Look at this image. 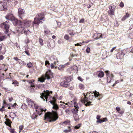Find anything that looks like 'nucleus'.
Returning <instances> with one entry per match:
<instances>
[{
  "label": "nucleus",
  "instance_id": "f257e3e1",
  "mask_svg": "<svg viewBox=\"0 0 133 133\" xmlns=\"http://www.w3.org/2000/svg\"><path fill=\"white\" fill-rule=\"evenodd\" d=\"M58 118V114L56 111H52V113L48 112L45 113L44 120L45 122L47 121L54 122L56 121Z\"/></svg>",
  "mask_w": 133,
  "mask_h": 133
},
{
  "label": "nucleus",
  "instance_id": "f03ea898",
  "mask_svg": "<svg viewBox=\"0 0 133 133\" xmlns=\"http://www.w3.org/2000/svg\"><path fill=\"white\" fill-rule=\"evenodd\" d=\"M93 93H94V95L91 96L90 95L89 96V98L86 97L88 95V94H89L88 92V93L86 95H85V94H83L84 97L81 99V102L83 103H84L85 104V105L86 106H89L91 105H92V104H91V102L90 100H91L92 99V98L94 97H98L99 95V94L98 92H97L96 90L94 91Z\"/></svg>",
  "mask_w": 133,
  "mask_h": 133
},
{
  "label": "nucleus",
  "instance_id": "7ed1b4c3",
  "mask_svg": "<svg viewBox=\"0 0 133 133\" xmlns=\"http://www.w3.org/2000/svg\"><path fill=\"white\" fill-rule=\"evenodd\" d=\"M44 16L43 14L41 13H39L37 15L36 17L34 18V21L33 22V27L34 24H37L38 25L39 23L43 21L44 20Z\"/></svg>",
  "mask_w": 133,
  "mask_h": 133
},
{
  "label": "nucleus",
  "instance_id": "20e7f679",
  "mask_svg": "<svg viewBox=\"0 0 133 133\" xmlns=\"http://www.w3.org/2000/svg\"><path fill=\"white\" fill-rule=\"evenodd\" d=\"M26 102L28 105L31 108H35L37 110L38 108H40L37 105L34 103V102L30 99L27 98L26 99Z\"/></svg>",
  "mask_w": 133,
  "mask_h": 133
},
{
  "label": "nucleus",
  "instance_id": "39448f33",
  "mask_svg": "<svg viewBox=\"0 0 133 133\" xmlns=\"http://www.w3.org/2000/svg\"><path fill=\"white\" fill-rule=\"evenodd\" d=\"M46 110V109L44 110L43 109L40 108H38V109L36 110V112H35L31 116L32 119H35L38 116V115H41L42 112L44 111V112H45Z\"/></svg>",
  "mask_w": 133,
  "mask_h": 133
},
{
  "label": "nucleus",
  "instance_id": "423d86ee",
  "mask_svg": "<svg viewBox=\"0 0 133 133\" xmlns=\"http://www.w3.org/2000/svg\"><path fill=\"white\" fill-rule=\"evenodd\" d=\"M10 21L12 22L14 25H17L19 23L20 27L22 29H24V27H22V26L23 24V23L19 21H18L14 17H12L11 18Z\"/></svg>",
  "mask_w": 133,
  "mask_h": 133
},
{
  "label": "nucleus",
  "instance_id": "0eeeda50",
  "mask_svg": "<svg viewBox=\"0 0 133 133\" xmlns=\"http://www.w3.org/2000/svg\"><path fill=\"white\" fill-rule=\"evenodd\" d=\"M46 90L45 91V90L44 91V93L43 92L41 94V97L44 100H45V99H46V102L47 99L48 98V96L49 95L50 92L49 91Z\"/></svg>",
  "mask_w": 133,
  "mask_h": 133
},
{
  "label": "nucleus",
  "instance_id": "6e6552de",
  "mask_svg": "<svg viewBox=\"0 0 133 133\" xmlns=\"http://www.w3.org/2000/svg\"><path fill=\"white\" fill-rule=\"evenodd\" d=\"M46 79L48 80L50 79V77L47 74L43 75L40 78H38V81L41 82H43Z\"/></svg>",
  "mask_w": 133,
  "mask_h": 133
},
{
  "label": "nucleus",
  "instance_id": "1a4fd4ad",
  "mask_svg": "<svg viewBox=\"0 0 133 133\" xmlns=\"http://www.w3.org/2000/svg\"><path fill=\"white\" fill-rule=\"evenodd\" d=\"M18 16L21 19H23V18L25 15V14L24 12V10L21 8H19L18 11Z\"/></svg>",
  "mask_w": 133,
  "mask_h": 133
},
{
  "label": "nucleus",
  "instance_id": "9d476101",
  "mask_svg": "<svg viewBox=\"0 0 133 133\" xmlns=\"http://www.w3.org/2000/svg\"><path fill=\"white\" fill-rule=\"evenodd\" d=\"M1 26H4V29H5V31H4L5 34H7V35L8 36H9V34H8V32L9 31V28L10 25L9 24H4L2 23L1 24Z\"/></svg>",
  "mask_w": 133,
  "mask_h": 133
},
{
  "label": "nucleus",
  "instance_id": "9b49d317",
  "mask_svg": "<svg viewBox=\"0 0 133 133\" xmlns=\"http://www.w3.org/2000/svg\"><path fill=\"white\" fill-rule=\"evenodd\" d=\"M24 24V26L30 27V26H33V22L31 21H25Z\"/></svg>",
  "mask_w": 133,
  "mask_h": 133
},
{
  "label": "nucleus",
  "instance_id": "f8f14e48",
  "mask_svg": "<svg viewBox=\"0 0 133 133\" xmlns=\"http://www.w3.org/2000/svg\"><path fill=\"white\" fill-rule=\"evenodd\" d=\"M6 3L4 2H0V10H3L4 9L6 8Z\"/></svg>",
  "mask_w": 133,
  "mask_h": 133
},
{
  "label": "nucleus",
  "instance_id": "ddd939ff",
  "mask_svg": "<svg viewBox=\"0 0 133 133\" xmlns=\"http://www.w3.org/2000/svg\"><path fill=\"white\" fill-rule=\"evenodd\" d=\"M72 80V78L71 77L65 78L64 79V83H68ZM61 83H63L62 81Z\"/></svg>",
  "mask_w": 133,
  "mask_h": 133
},
{
  "label": "nucleus",
  "instance_id": "4468645a",
  "mask_svg": "<svg viewBox=\"0 0 133 133\" xmlns=\"http://www.w3.org/2000/svg\"><path fill=\"white\" fill-rule=\"evenodd\" d=\"M113 75L112 74H111L109 76L107 77V81L108 83L112 82L113 80L112 79L113 77Z\"/></svg>",
  "mask_w": 133,
  "mask_h": 133
},
{
  "label": "nucleus",
  "instance_id": "2eb2a0df",
  "mask_svg": "<svg viewBox=\"0 0 133 133\" xmlns=\"http://www.w3.org/2000/svg\"><path fill=\"white\" fill-rule=\"evenodd\" d=\"M94 37H95V39L97 40L102 37V35L100 33H96L94 35Z\"/></svg>",
  "mask_w": 133,
  "mask_h": 133
},
{
  "label": "nucleus",
  "instance_id": "dca6fc26",
  "mask_svg": "<svg viewBox=\"0 0 133 133\" xmlns=\"http://www.w3.org/2000/svg\"><path fill=\"white\" fill-rule=\"evenodd\" d=\"M50 103L53 105V107H52L53 109L56 110L58 109V107L57 104H56L55 103L53 102L52 101H51Z\"/></svg>",
  "mask_w": 133,
  "mask_h": 133
},
{
  "label": "nucleus",
  "instance_id": "f3484780",
  "mask_svg": "<svg viewBox=\"0 0 133 133\" xmlns=\"http://www.w3.org/2000/svg\"><path fill=\"white\" fill-rule=\"evenodd\" d=\"M68 64L67 63L63 65H60L58 67V68L59 70L62 71L63 70L64 68Z\"/></svg>",
  "mask_w": 133,
  "mask_h": 133
},
{
  "label": "nucleus",
  "instance_id": "a211bd4d",
  "mask_svg": "<svg viewBox=\"0 0 133 133\" xmlns=\"http://www.w3.org/2000/svg\"><path fill=\"white\" fill-rule=\"evenodd\" d=\"M125 54L122 52L121 53H119L117 54V58L120 59L122 58L124 55Z\"/></svg>",
  "mask_w": 133,
  "mask_h": 133
},
{
  "label": "nucleus",
  "instance_id": "6ab92c4d",
  "mask_svg": "<svg viewBox=\"0 0 133 133\" xmlns=\"http://www.w3.org/2000/svg\"><path fill=\"white\" fill-rule=\"evenodd\" d=\"M54 41L53 42H50L47 45L49 48L51 49L54 46Z\"/></svg>",
  "mask_w": 133,
  "mask_h": 133
},
{
  "label": "nucleus",
  "instance_id": "aec40b11",
  "mask_svg": "<svg viewBox=\"0 0 133 133\" xmlns=\"http://www.w3.org/2000/svg\"><path fill=\"white\" fill-rule=\"evenodd\" d=\"M110 11L109 12V13L110 15H114V9L112 8V6H111L109 8Z\"/></svg>",
  "mask_w": 133,
  "mask_h": 133
},
{
  "label": "nucleus",
  "instance_id": "412c9836",
  "mask_svg": "<svg viewBox=\"0 0 133 133\" xmlns=\"http://www.w3.org/2000/svg\"><path fill=\"white\" fill-rule=\"evenodd\" d=\"M30 89L31 90V91L33 92L34 91V88H35V86L34 84H30Z\"/></svg>",
  "mask_w": 133,
  "mask_h": 133
},
{
  "label": "nucleus",
  "instance_id": "4be33fe9",
  "mask_svg": "<svg viewBox=\"0 0 133 133\" xmlns=\"http://www.w3.org/2000/svg\"><path fill=\"white\" fill-rule=\"evenodd\" d=\"M104 72L103 71H101L99 72L98 74V77L99 78H101L104 76Z\"/></svg>",
  "mask_w": 133,
  "mask_h": 133
},
{
  "label": "nucleus",
  "instance_id": "5701e85b",
  "mask_svg": "<svg viewBox=\"0 0 133 133\" xmlns=\"http://www.w3.org/2000/svg\"><path fill=\"white\" fill-rule=\"evenodd\" d=\"M78 110L76 108H73L71 110V111L74 114H77L78 113Z\"/></svg>",
  "mask_w": 133,
  "mask_h": 133
},
{
  "label": "nucleus",
  "instance_id": "b1692460",
  "mask_svg": "<svg viewBox=\"0 0 133 133\" xmlns=\"http://www.w3.org/2000/svg\"><path fill=\"white\" fill-rule=\"evenodd\" d=\"M69 123L70 121L69 120H68L61 123V125H65L67 124H69Z\"/></svg>",
  "mask_w": 133,
  "mask_h": 133
},
{
  "label": "nucleus",
  "instance_id": "393cba45",
  "mask_svg": "<svg viewBox=\"0 0 133 133\" xmlns=\"http://www.w3.org/2000/svg\"><path fill=\"white\" fill-rule=\"evenodd\" d=\"M60 85L61 86L66 88L70 86L69 84H60Z\"/></svg>",
  "mask_w": 133,
  "mask_h": 133
},
{
  "label": "nucleus",
  "instance_id": "a878e982",
  "mask_svg": "<svg viewBox=\"0 0 133 133\" xmlns=\"http://www.w3.org/2000/svg\"><path fill=\"white\" fill-rule=\"evenodd\" d=\"M7 121L8 122L6 121L5 122H4L9 127H10L11 125V124L10 123V122H11V123H12V122H11L9 120V119H8L7 120Z\"/></svg>",
  "mask_w": 133,
  "mask_h": 133
},
{
  "label": "nucleus",
  "instance_id": "bb28decb",
  "mask_svg": "<svg viewBox=\"0 0 133 133\" xmlns=\"http://www.w3.org/2000/svg\"><path fill=\"white\" fill-rule=\"evenodd\" d=\"M74 119L75 121H76L78 119L79 116L77 114H74Z\"/></svg>",
  "mask_w": 133,
  "mask_h": 133
},
{
  "label": "nucleus",
  "instance_id": "cd10ccee",
  "mask_svg": "<svg viewBox=\"0 0 133 133\" xmlns=\"http://www.w3.org/2000/svg\"><path fill=\"white\" fill-rule=\"evenodd\" d=\"M73 69L74 70L75 72L77 73L78 71V68L76 66H74L73 67Z\"/></svg>",
  "mask_w": 133,
  "mask_h": 133
},
{
  "label": "nucleus",
  "instance_id": "c85d7f7f",
  "mask_svg": "<svg viewBox=\"0 0 133 133\" xmlns=\"http://www.w3.org/2000/svg\"><path fill=\"white\" fill-rule=\"evenodd\" d=\"M103 119L104 120H103L101 119H98V120L97 121V122L101 123L105 121V120H107V119L106 118Z\"/></svg>",
  "mask_w": 133,
  "mask_h": 133
},
{
  "label": "nucleus",
  "instance_id": "c756f323",
  "mask_svg": "<svg viewBox=\"0 0 133 133\" xmlns=\"http://www.w3.org/2000/svg\"><path fill=\"white\" fill-rule=\"evenodd\" d=\"M5 38V36L2 35L0 33V41H3Z\"/></svg>",
  "mask_w": 133,
  "mask_h": 133
},
{
  "label": "nucleus",
  "instance_id": "7c9ffc66",
  "mask_svg": "<svg viewBox=\"0 0 133 133\" xmlns=\"http://www.w3.org/2000/svg\"><path fill=\"white\" fill-rule=\"evenodd\" d=\"M79 87L80 89L82 90L84 89V86L82 84H79Z\"/></svg>",
  "mask_w": 133,
  "mask_h": 133
},
{
  "label": "nucleus",
  "instance_id": "2f4dec72",
  "mask_svg": "<svg viewBox=\"0 0 133 133\" xmlns=\"http://www.w3.org/2000/svg\"><path fill=\"white\" fill-rule=\"evenodd\" d=\"M74 107L75 108H76L78 109H79V107L78 105V104L76 102H75L74 103Z\"/></svg>",
  "mask_w": 133,
  "mask_h": 133
},
{
  "label": "nucleus",
  "instance_id": "473e14b6",
  "mask_svg": "<svg viewBox=\"0 0 133 133\" xmlns=\"http://www.w3.org/2000/svg\"><path fill=\"white\" fill-rule=\"evenodd\" d=\"M27 66L29 68H30L32 67V65L31 62H29L27 64Z\"/></svg>",
  "mask_w": 133,
  "mask_h": 133
},
{
  "label": "nucleus",
  "instance_id": "72a5a7b5",
  "mask_svg": "<svg viewBox=\"0 0 133 133\" xmlns=\"http://www.w3.org/2000/svg\"><path fill=\"white\" fill-rule=\"evenodd\" d=\"M37 87L39 89H43V84H39L37 86Z\"/></svg>",
  "mask_w": 133,
  "mask_h": 133
},
{
  "label": "nucleus",
  "instance_id": "f704fd0d",
  "mask_svg": "<svg viewBox=\"0 0 133 133\" xmlns=\"http://www.w3.org/2000/svg\"><path fill=\"white\" fill-rule=\"evenodd\" d=\"M50 32V31L48 29L45 30L44 31V33L45 35L49 34Z\"/></svg>",
  "mask_w": 133,
  "mask_h": 133
},
{
  "label": "nucleus",
  "instance_id": "c9c22d12",
  "mask_svg": "<svg viewBox=\"0 0 133 133\" xmlns=\"http://www.w3.org/2000/svg\"><path fill=\"white\" fill-rule=\"evenodd\" d=\"M60 106L61 108H62L63 109H65L66 107V106L63 104H61L60 105Z\"/></svg>",
  "mask_w": 133,
  "mask_h": 133
},
{
  "label": "nucleus",
  "instance_id": "e433bc0d",
  "mask_svg": "<svg viewBox=\"0 0 133 133\" xmlns=\"http://www.w3.org/2000/svg\"><path fill=\"white\" fill-rule=\"evenodd\" d=\"M39 42L40 43V44L41 45H43V44L42 39L41 38H39Z\"/></svg>",
  "mask_w": 133,
  "mask_h": 133
},
{
  "label": "nucleus",
  "instance_id": "4c0bfd02",
  "mask_svg": "<svg viewBox=\"0 0 133 133\" xmlns=\"http://www.w3.org/2000/svg\"><path fill=\"white\" fill-rule=\"evenodd\" d=\"M5 18L9 20L10 21V19L11 18L10 17V15H6L5 17Z\"/></svg>",
  "mask_w": 133,
  "mask_h": 133
},
{
  "label": "nucleus",
  "instance_id": "58836bf2",
  "mask_svg": "<svg viewBox=\"0 0 133 133\" xmlns=\"http://www.w3.org/2000/svg\"><path fill=\"white\" fill-rule=\"evenodd\" d=\"M65 112L67 115H68L69 113L70 110L69 109H67L65 110Z\"/></svg>",
  "mask_w": 133,
  "mask_h": 133
},
{
  "label": "nucleus",
  "instance_id": "ea45409f",
  "mask_svg": "<svg viewBox=\"0 0 133 133\" xmlns=\"http://www.w3.org/2000/svg\"><path fill=\"white\" fill-rule=\"evenodd\" d=\"M81 125L80 124H78L77 125H76L75 127V128L76 129H78L80 127Z\"/></svg>",
  "mask_w": 133,
  "mask_h": 133
},
{
  "label": "nucleus",
  "instance_id": "a19ab883",
  "mask_svg": "<svg viewBox=\"0 0 133 133\" xmlns=\"http://www.w3.org/2000/svg\"><path fill=\"white\" fill-rule=\"evenodd\" d=\"M86 51L88 53H89L90 52V49L89 47H87L86 50Z\"/></svg>",
  "mask_w": 133,
  "mask_h": 133
},
{
  "label": "nucleus",
  "instance_id": "79ce46f5",
  "mask_svg": "<svg viewBox=\"0 0 133 133\" xmlns=\"http://www.w3.org/2000/svg\"><path fill=\"white\" fill-rule=\"evenodd\" d=\"M64 38L66 40H68L69 39V37L67 35H66L64 36Z\"/></svg>",
  "mask_w": 133,
  "mask_h": 133
},
{
  "label": "nucleus",
  "instance_id": "37998d69",
  "mask_svg": "<svg viewBox=\"0 0 133 133\" xmlns=\"http://www.w3.org/2000/svg\"><path fill=\"white\" fill-rule=\"evenodd\" d=\"M119 6L121 7H123L124 6V4L123 2H121L119 4Z\"/></svg>",
  "mask_w": 133,
  "mask_h": 133
},
{
  "label": "nucleus",
  "instance_id": "c03bdc74",
  "mask_svg": "<svg viewBox=\"0 0 133 133\" xmlns=\"http://www.w3.org/2000/svg\"><path fill=\"white\" fill-rule=\"evenodd\" d=\"M116 109L118 112H119V111L121 110V109L120 108L118 107H116Z\"/></svg>",
  "mask_w": 133,
  "mask_h": 133
},
{
  "label": "nucleus",
  "instance_id": "a18cd8bd",
  "mask_svg": "<svg viewBox=\"0 0 133 133\" xmlns=\"http://www.w3.org/2000/svg\"><path fill=\"white\" fill-rule=\"evenodd\" d=\"M43 89H44V88H48V85H47L46 84H43Z\"/></svg>",
  "mask_w": 133,
  "mask_h": 133
},
{
  "label": "nucleus",
  "instance_id": "49530a36",
  "mask_svg": "<svg viewBox=\"0 0 133 133\" xmlns=\"http://www.w3.org/2000/svg\"><path fill=\"white\" fill-rule=\"evenodd\" d=\"M71 131V130L69 129V130H64V132H70Z\"/></svg>",
  "mask_w": 133,
  "mask_h": 133
},
{
  "label": "nucleus",
  "instance_id": "de8ad7c7",
  "mask_svg": "<svg viewBox=\"0 0 133 133\" xmlns=\"http://www.w3.org/2000/svg\"><path fill=\"white\" fill-rule=\"evenodd\" d=\"M84 19H82L79 21V23H83L84 22Z\"/></svg>",
  "mask_w": 133,
  "mask_h": 133
},
{
  "label": "nucleus",
  "instance_id": "09e8293b",
  "mask_svg": "<svg viewBox=\"0 0 133 133\" xmlns=\"http://www.w3.org/2000/svg\"><path fill=\"white\" fill-rule=\"evenodd\" d=\"M24 52L28 56H30V54H29L28 51L25 50L24 51Z\"/></svg>",
  "mask_w": 133,
  "mask_h": 133
},
{
  "label": "nucleus",
  "instance_id": "8fccbe9b",
  "mask_svg": "<svg viewBox=\"0 0 133 133\" xmlns=\"http://www.w3.org/2000/svg\"><path fill=\"white\" fill-rule=\"evenodd\" d=\"M78 79L79 80L82 82L83 81V79L81 78V77H78Z\"/></svg>",
  "mask_w": 133,
  "mask_h": 133
},
{
  "label": "nucleus",
  "instance_id": "3c124183",
  "mask_svg": "<svg viewBox=\"0 0 133 133\" xmlns=\"http://www.w3.org/2000/svg\"><path fill=\"white\" fill-rule=\"evenodd\" d=\"M23 126L22 125H20L19 127V129L20 131H21L23 129Z\"/></svg>",
  "mask_w": 133,
  "mask_h": 133
},
{
  "label": "nucleus",
  "instance_id": "603ef678",
  "mask_svg": "<svg viewBox=\"0 0 133 133\" xmlns=\"http://www.w3.org/2000/svg\"><path fill=\"white\" fill-rule=\"evenodd\" d=\"M20 63L22 64L23 65H25L26 64V63L24 61H21Z\"/></svg>",
  "mask_w": 133,
  "mask_h": 133
},
{
  "label": "nucleus",
  "instance_id": "864d4df0",
  "mask_svg": "<svg viewBox=\"0 0 133 133\" xmlns=\"http://www.w3.org/2000/svg\"><path fill=\"white\" fill-rule=\"evenodd\" d=\"M54 67V66L53 63H51V69H53Z\"/></svg>",
  "mask_w": 133,
  "mask_h": 133
},
{
  "label": "nucleus",
  "instance_id": "5fc2aeb1",
  "mask_svg": "<svg viewBox=\"0 0 133 133\" xmlns=\"http://www.w3.org/2000/svg\"><path fill=\"white\" fill-rule=\"evenodd\" d=\"M130 16V15L128 14V13H127L125 16L127 18L128 17Z\"/></svg>",
  "mask_w": 133,
  "mask_h": 133
},
{
  "label": "nucleus",
  "instance_id": "6e6d98bb",
  "mask_svg": "<svg viewBox=\"0 0 133 133\" xmlns=\"http://www.w3.org/2000/svg\"><path fill=\"white\" fill-rule=\"evenodd\" d=\"M47 64L49 65L50 63L48 61H46L45 62V65H47Z\"/></svg>",
  "mask_w": 133,
  "mask_h": 133
},
{
  "label": "nucleus",
  "instance_id": "4d7b16f0",
  "mask_svg": "<svg viewBox=\"0 0 133 133\" xmlns=\"http://www.w3.org/2000/svg\"><path fill=\"white\" fill-rule=\"evenodd\" d=\"M126 18H127L125 16H124L122 18V21H124Z\"/></svg>",
  "mask_w": 133,
  "mask_h": 133
},
{
  "label": "nucleus",
  "instance_id": "13d9d810",
  "mask_svg": "<svg viewBox=\"0 0 133 133\" xmlns=\"http://www.w3.org/2000/svg\"><path fill=\"white\" fill-rule=\"evenodd\" d=\"M116 47H115L113 48L110 51L111 52H113L114 50L116 48Z\"/></svg>",
  "mask_w": 133,
  "mask_h": 133
},
{
  "label": "nucleus",
  "instance_id": "bf43d9fd",
  "mask_svg": "<svg viewBox=\"0 0 133 133\" xmlns=\"http://www.w3.org/2000/svg\"><path fill=\"white\" fill-rule=\"evenodd\" d=\"M4 58V57L2 55H1L0 56V60L3 59Z\"/></svg>",
  "mask_w": 133,
  "mask_h": 133
},
{
  "label": "nucleus",
  "instance_id": "052dcab7",
  "mask_svg": "<svg viewBox=\"0 0 133 133\" xmlns=\"http://www.w3.org/2000/svg\"><path fill=\"white\" fill-rule=\"evenodd\" d=\"M119 113L121 114H123L124 113V111L123 110H122Z\"/></svg>",
  "mask_w": 133,
  "mask_h": 133
},
{
  "label": "nucleus",
  "instance_id": "680f3d73",
  "mask_svg": "<svg viewBox=\"0 0 133 133\" xmlns=\"http://www.w3.org/2000/svg\"><path fill=\"white\" fill-rule=\"evenodd\" d=\"M14 59L16 61H17L18 60H19L18 59V58L17 57H14Z\"/></svg>",
  "mask_w": 133,
  "mask_h": 133
},
{
  "label": "nucleus",
  "instance_id": "e2e57ef3",
  "mask_svg": "<svg viewBox=\"0 0 133 133\" xmlns=\"http://www.w3.org/2000/svg\"><path fill=\"white\" fill-rule=\"evenodd\" d=\"M9 21H5V22L3 23L4 24H8L9 23Z\"/></svg>",
  "mask_w": 133,
  "mask_h": 133
},
{
  "label": "nucleus",
  "instance_id": "0e129e2a",
  "mask_svg": "<svg viewBox=\"0 0 133 133\" xmlns=\"http://www.w3.org/2000/svg\"><path fill=\"white\" fill-rule=\"evenodd\" d=\"M10 132L11 133H14V129H11L10 130Z\"/></svg>",
  "mask_w": 133,
  "mask_h": 133
},
{
  "label": "nucleus",
  "instance_id": "69168bd1",
  "mask_svg": "<svg viewBox=\"0 0 133 133\" xmlns=\"http://www.w3.org/2000/svg\"><path fill=\"white\" fill-rule=\"evenodd\" d=\"M123 81V80L122 79H121L120 81H119V80H118V81H116V83H118L119 82H121V81Z\"/></svg>",
  "mask_w": 133,
  "mask_h": 133
},
{
  "label": "nucleus",
  "instance_id": "338daca9",
  "mask_svg": "<svg viewBox=\"0 0 133 133\" xmlns=\"http://www.w3.org/2000/svg\"><path fill=\"white\" fill-rule=\"evenodd\" d=\"M100 117V116H99V115H97V116L96 118L98 120V119H99Z\"/></svg>",
  "mask_w": 133,
  "mask_h": 133
},
{
  "label": "nucleus",
  "instance_id": "774afa93",
  "mask_svg": "<svg viewBox=\"0 0 133 133\" xmlns=\"http://www.w3.org/2000/svg\"><path fill=\"white\" fill-rule=\"evenodd\" d=\"M9 100L10 102H11L13 100V98H9Z\"/></svg>",
  "mask_w": 133,
  "mask_h": 133
}]
</instances>
